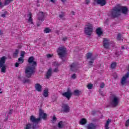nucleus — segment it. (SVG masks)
I'll return each instance as SVG.
<instances>
[{
    "instance_id": "f257e3e1",
    "label": "nucleus",
    "mask_w": 129,
    "mask_h": 129,
    "mask_svg": "<svg viewBox=\"0 0 129 129\" xmlns=\"http://www.w3.org/2000/svg\"><path fill=\"white\" fill-rule=\"evenodd\" d=\"M28 62L31 66H28L25 70V73L27 77H31L32 74L35 72V68L37 66V61L35 60V58L31 56L28 58Z\"/></svg>"
},
{
    "instance_id": "f03ea898",
    "label": "nucleus",
    "mask_w": 129,
    "mask_h": 129,
    "mask_svg": "<svg viewBox=\"0 0 129 129\" xmlns=\"http://www.w3.org/2000/svg\"><path fill=\"white\" fill-rule=\"evenodd\" d=\"M128 10L127 8L124 6H117L115 7L112 11V16L115 18V17H118L120 15V13H122V14H127Z\"/></svg>"
},
{
    "instance_id": "7ed1b4c3",
    "label": "nucleus",
    "mask_w": 129,
    "mask_h": 129,
    "mask_svg": "<svg viewBox=\"0 0 129 129\" xmlns=\"http://www.w3.org/2000/svg\"><path fill=\"white\" fill-rule=\"evenodd\" d=\"M7 57L3 56L0 58V69L2 73H6L7 72V65L6 64V60Z\"/></svg>"
},
{
    "instance_id": "20e7f679",
    "label": "nucleus",
    "mask_w": 129,
    "mask_h": 129,
    "mask_svg": "<svg viewBox=\"0 0 129 129\" xmlns=\"http://www.w3.org/2000/svg\"><path fill=\"white\" fill-rule=\"evenodd\" d=\"M119 103V98L117 97L115 95H113L110 101V104L111 106H112V107H115V106H117L118 105V104Z\"/></svg>"
},
{
    "instance_id": "39448f33",
    "label": "nucleus",
    "mask_w": 129,
    "mask_h": 129,
    "mask_svg": "<svg viewBox=\"0 0 129 129\" xmlns=\"http://www.w3.org/2000/svg\"><path fill=\"white\" fill-rule=\"evenodd\" d=\"M84 32L88 36H90L93 32V25L91 23H87L85 26Z\"/></svg>"
},
{
    "instance_id": "423d86ee",
    "label": "nucleus",
    "mask_w": 129,
    "mask_h": 129,
    "mask_svg": "<svg viewBox=\"0 0 129 129\" xmlns=\"http://www.w3.org/2000/svg\"><path fill=\"white\" fill-rule=\"evenodd\" d=\"M58 56L62 59L66 56V48L64 46L60 47L57 50Z\"/></svg>"
},
{
    "instance_id": "0eeeda50",
    "label": "nucleus",
    "mask_w": 129,
    "mask_h": 129,
    "mask_svg": "<svg viewBox=\"0 0 129 129\" xmlns=\"http://www.w3.org/2000/svg\"><path fill=\"white\" fill-rule=\"evenodd\" d=\"M129 77V72L127 73L124 76L122 77L120 81L121 85H126L127 84V81L126 79Z\"/></svg>"
},
{
    "instance_id": "6e6552de",
    "label": "nucleus",
    "mask_w": 129,
    "mask_h": 129,
    "mask_svg": "<svg viewBox=\"0 0 129 129\" xmlns=\"http://www.w3.org/2000/svg\"><path fill=\"white\" fill-rule=\"evenodd\" d=\"M39 128V126L37 125H34V124H31L28 123L26 124L24 127V129H38Z\"/></svg>"
},
{
    "instance_id": "1a4fd4ad",
    "label": "nucleus",
    "mask_w": 129,
    "mask_h": 129,
    "mask_svg": "<svg viewBox=\"0 0 129 129\" xmlns=\"http://www.w3.org/2000/svg\"><path fill=\"white\" fill-rule=\"evenodd\" d=\"M62 95L64 97H66V98L68 99L69 100L71 98V96H72V92H71V90H69L68 91L62 93Z\"/></svg>"
},
{
    "instance_id": "9d476101",
    "label": "nucleus",
    "mask_w": 129,
    "mask_h": 129,
    "mask_svg": "<svg viewBox=\"0 0 129 129\" xmlns=\"http://www.w3.org/2000/svg\"><path fill=\"white\" fill-rule=\"evenodd\" d=\"M39 118L40 119L41 118H43V119L47 118V114L42 109L39 110Z\"/></svg>"
},
{
    "instance_id": "9b49d317",
    "label": "nucleus",
    "mask_w": 129,
    "mask_h": 129,
    "mask_svg": "<svg viewBox=\"0 0 129 129\" xmlns=\"http://www.w3.org/2000/svg\"><path fill=\"white\" fill-rule=\"evenodd\" d=\"M103 46L106 49L108 48L109 47V41H108V39L106 38H104L103 41Z\"/></svg>"
},
{
    "instance_id": "f8f14e48",
    "label": "nucleus",
    "mask_w": 129,
    "mask_h": 129,
    "mask_svg": "<svg viewBox=\"0 0 129 129\" xmlns=\"http://www.w3.org/2000/svg\"><path fill=\"white\" fill-rule=\"evenodd\" d=\"M95 3H97L100 6H105V4H106V0H94Z\"/></svg>"
},
{
    "instance_id": "ddd939ff",
    "label": "nucleus",
    "mask_w": 129,
    "mask_h": 129,
    "mask_svg": "<svg viewBox=\"0 0 129 129\" xmlns=\"http://www.w3.org/2000/svg\"><path fill=\"white\" fill-rule=\"evenodd\" d=\"M30 121H32V122H39L40 121V118H36L34 116L32 115L30 117Z\"/></svg>"
},
{
    "instance_id": "4468645a",
    "label": "nucleus",
    "mask_w": 129,
    "mask_h": 129,
    "mask_svg": "<svg viewBox=\"0 0 129 129\" xmlns=\"http://www.w3.org/2000/svg\"><path fill=\"white\" fill-rule=\"evenodd\" d=\"M96 32L97 35H98L99 37H100V36L102 35L103 31H102V29H101V28L98 27L96 29Z\"/></svg>"
},
{
    "instance_id": "2eb2a0df",
    "label": "nucleus",
    "mask_w": 129,
    "mask_h": 129,
    "mask_svg": "<svg viewBox=\"0 0 129 129\" xmlns=\"http://www.w3.org/2000/svg\"><path fill=\"white\" fill-rule=\"evenodd\" d=\"M62 109L63 111H65V112H69V111L70 110V108L69 107V106H68V105L63 104Z\"/></svg>"
},
{
    "instance_id": "dca6fc26",
    "label": "nucleus",
    "mask_w": 129,
    "mask_h": 129,
    "mask_svg": "<svg viewBox=\"0 0 129 129\" xmlns=\"http://www.w3.org/2000/svg\"><path fill=\"white\" fill-rule=\"evenodd\" d=\"M51 75H52V69H49L45 75V77L47 79H49L51 77Z\"/></svg>"
},
{
    "instance_id": "f3484780",
    "label": "nucleus",
    "mask_w": 129,
    "mask_h": 129,
    "mask_svg": "<svg viewBox=\"0 0 129 129\" xmlns=\"http://www.w3.org/2000/svg\"><path fill=\"white\" fill-rule=\"evenodd\" d=\"M35 89L37 91L41 92V91H42V86L39 84H35Z\"/></svg>"
},
{
    "instance_id": "a211bd4d",
    "label": "nucleus",
    "mask_w": 129,
    "mask_h": 129,
    "mask_svg": "<svg viewBox=\"0 0 129 129\" xmlns=\"http://www.w3.org/2000/svg\"><path fill=\"white\" fill-rule=\"evenodd\" d=\"M27 17H28L29 24H33V19H32V13H29Z\"/></svg>"
},
{
    "instance_id": "6ab92c4d",
    "label": "nucleus",
    "mask_w": 129,
    "mask_h": 129,
    "mask_svg": "<svg viewBox=\"0 0 129 129\" xmlns=\"http://www.w3.org/2000/svg\"><path fill=\"white\" fill-rule=\"evenodd\" d=\"M86 123H87V120L84 118H82L80 120V124H81V125H84V124H86Z\"/></svg>"
},
{
    "instance_id": "aec40b11",
    "label": "nucleus",
    "mask_w": 129,
    "mask_h": 129,
    "mask_svg": "<svg viewBox=\"0 0 129 129\" xmlns=\"http://www.w3.org/2000/svg\"><path fill=\"white\" fill-rule=\"evenodd\" d=\"M38 20L39 21H43L44 19V13L43 12H40L38 14Z\"/></svg>"
},
{
    "instance_id": "412c9836",
    "label": "nucleus",
    "mask_w": 129,
    "mask_h": 129,
    "mask_svg": "<svg viewBox=\"0 0 129 129\" xmlns=\"http://www.w3.org/2000/svg\"><path fill=\"white\" fill-rule=\"evenodd\" d=\"M43 95L44 97H48L49 96V90H48V89H45L43 91Z\"/></svg>"
},
{
    "instance_id": "4be33fe9",
    "label": "nucleus",
    "mask_w": 129,
    "mask_h": 129,
    "mask_svg": "<svg viewBox=\"0 0 129 129\" xmlns=\"http://www.w3.org/2000/svg\"><path fill=\"white\" fill-rule=\"evenodd\" d=\"M88 129H95L96 128V126L94 124L90 123L87 126Z\"/></svg>"
},
{
    "instance_id": "5701e85b",
    "label": "nucleus",
    "mask_w": 129,
    "mask_h": 129,
    "mask_svg": "<svg viewBox=\"0 0 129 129\" xmlns=\"http://www.w3.org/2000/svg\"><path fill=\"white\" fill-rule=\"evenodd\" d=\"M110 122V119H108L105 124V129H109V127H108V125H109V123Z\"/></svg>"
},
{
    "instance_id": "b1692460",
    "label": "nucleus",
    "mask_w": 129,
    "mask_h": 129,
    "mask_svg": "<svg viewBox=\"0 0 129 129\" xmlns=\"http://www.w3.org/2000/svg\"><path fill=\"white\" fill-rule=\"evenodd\" d=\"M25 59L24 57H20L18 58V62H19L20 64H22L24 63Z\"/></svg>"
},
{
    "instance_id": "393cba45",
    "label": "nucleus",
    "mask_w": 129,
    "mask_h": 129,
    "mask_svg": "<svg viewBox=\"0 0 129 129\" xmlns=\"http://www.w3.org/2000/svg\"><path fill=\"white\" fill-rule=\"evenodd\" d=\"M18 55H19V49H16L13 53V56L14 57H18Z\"/></svg>"
},
{
    "instance_id": "a878e982",
    "label": "nucleus",
    "mask_w": 129,
    "mask_h": 129,
    "mask_svg": "<svg viewBox=\"0 0 129 129\" xmlns=\"http://www.w3.org/2000/svg\"><path fill=\"white\" fill-rule=\"evenodd\" d=\"M25 55H26V52L24 51H22L20 53V56L22 58H25Z\"/></svg>"
},
{
    "instance_id": "bb28decb",
    "label": "nucleus",
    "mask_w": 129,
    "mask_h": 129,
    "mask_svg": "<svg viewBox=\"0 0 129 129\" xmlns=\"http://www.w3.org/2000/svg\"><path fill=\"white\" fill-rule=\"evenodd\" d=\"M86 57H87V59H89V58H91V57H92V53H87L86 55Z\"/></svg>"
},
{
    "instance_id": "cd10ccee",
    "label": "nucleus",
    "mask_w": 129,
    "mask_h": 129,
    "mask_svg": "<svg viewBox=\"0 0 129 129\" xmlns=\"http://www.w3.org/2000/svg\"><path fill=\"white\" fill-rule=\"evenodd\" d=\"M115 67H116V63L115 62H112L111 64V68L112 69H114Z\"/></svg>"
},
{
    "instance_id": "c85d7f7f",
    "label": "nucleus",
    "mask_w": 129,
    "mask_h": 129,
    "mask_svg": "<svg viewBox=\"0 0 129 129\" xmlns=\"http://www.w3.org/2000/svg\"><path fill=\"white\" fill-rule=\"evenodd\" d=\"M50 32H51V29L48 28H46L44 29V33H50Z\"/></svg>"
},
{
    "instance_id": "c756f323",
    "label": "nucleus",
    "mask_w": 129,
    "mask_h": 129,
    "mask_svg": "<svg viewBox=\"0 0 129 129\" xmlns=\"http://www.w3.org/2000/svg\"><path fill=\"white\" fill-rule=\"evenodd\" d=\"M93 86V85H92V84H89L87 86L88 89H91Z\"/></svg>"
},
{
    "instance_id": "7c9ffc66",
    "label": "nucleus",
    "mask_w": 129,
    "mask_h": 129,
    "mask_svg": "<svg viewBox=\"0 0 129 129\" xmlns=\"http://www.w3.org/2000/svg\"><path fill=\"white\" fill-rule=\"evenodd\" d=\"M74 93L75 95H78L79 94H80V93H81V92L79 90H76L75 91Z\"/></svg>"
},
{
    "instance_id": "2f4dec72",
    "label": "nucleus",
    "mask_w": 129,
    "mask_h": 129,
    "mask_svg": "<svg viewBox=\"0 0 129 129\" xmlns=\"http://www.w3.org/2000/svg\"><path fill=\"white\" fill-rule=\"evenodd\" d=\"M64 125V123H63V122H59L58 123V127H63Z\"/></svg>"
},
{
    "instance_id": "473e14b6",
    "label": "nucleus",
    "mask_w": 129,
    "mask_h": 129,
    "mask_svg": "<svg viewBox=\"0 0 129 129\" xmlns=\"http://www.w3.org/2000/svg\"><path fill=\"white\" fill-rule=\"evenodd\" d=\"M14 0H5V5H9Z\"/></svg>"
},
{
    "instance_id": "72a5a7b5",
    "label": "nucleus",
    "mask_w": 129,
    "mask_h": 129,
    "mask_svg": "<svg viewBox=\"0 0 129 129\" xmlns=\"http://www.w3.org/2000/svg\"><path fill=\"white\" fill-rule=\"evenodd\" d=\"M125 126H129V120H127L125 123Z\"/></svg>"
},
{
    "instance_id": "f704fd0d",
    "label": "nucleus",
    "mask_w": 129,
    "mask_h": 129,
    "mask_svg": "<svg viewBox=\"0 0 129 129\" xmlns=\"http://www.w3.org/2000/svg\"><path fill=\"white\" fill-rule=\"evenodd\" d=\"M23 82L24 83H29V82H30V80L27 79L26 80H23Z\"/></svg>"
},
{
    "instance_id": "c9c22d12",
    "label": "nucleus",
    "mask_w": 129,
    "mask_h": 129,
    "mask_svg": "<svg viewBox=\"0 0 129 129\" xmlns=\"http://www.w3.org/2000/svg\"><path fill=\"white\" fill-rule=\"evenodd\" d=\"M53 54H48L47 55V58H52V57H53Z\"/></svg>"
},
{
    "instance_id": "e433bc0d",
    "label": "nucleus",
    "mask_w": 129,
    "mask_h": 129,
    "mask_svg": "<svg viewBox=\"0 0 129 129\" xmlns=\"http://www.w3.org/2000/svg\"><path fill=\"white\" fill-rule=\"evenodd\" d=\"M89 3H90V0H85V4H86V5H88V4H89Z\"/></svg>"
},
{
    "instance_id": "4c0bfd02",
    "label": "nucleus",
    "mask_w": 129,
    "mask_h": 129,
    "mask_svg": "<svg viewBox=\"0 0 129 129\" xmlns=\"http://www.w3.org/2000/svg\"><path fill=\"white\" fill-rule=\"evenodd\" d=\"M100 87L101 88H103V87H104V83H101V84L100 85Z\"/></svg>"
},
{
    "instance_id": "58836bf2",
    "label": "nucleus",
    "mask_w": 129,
    "mask_h": 129,
    "mask_svg": "<svg viewBox=\"0 0 129 129\" xmlns=\"http://www.w3.org/2000/svg\"><path fill=\"white\" fill-rule=\"evenodd\" d=\"M6 16H7V12H5L4 14L2 15V18H6Z\"/></svg>"
},
{
    "instance_id": "ea45409f",
    "label": "nucleus",
    "mask_w": 129,
    "mask_h": 129,
    "mask_svg": "<svg viewBox=\"0 0 129 129\" xmlns=\"http://www.w3.org/2000/svg\"><path fill=\"white\" fill-rule=\"evenodd\" d=\"M58 71H59V69H58V68H56L53 70V72H58Z\"/></svg>"
},
{
    "instance_id": "a19ab883",
    "label": "nucleus",
    "mask_w": 129,
    "mask_h": 129,
    "mask_svg": "<svg viewBox=\"0 0 129 129\" xmlns=\"http://www.w3.org/2000/svg\"><path fill=\"white\" fill-rule=\"evenodd\" d=\"M53 65H54V66H58L59 64H58L57 62H55L53 63Z\"/></svg>"
},
{
    "instance_id": "79ce46f5",
    "label": "nucleus",
    "mask_w": 129,
    "mask_h": 129,
    "mask_svg": "<svg viewBox=\"0 0 129 129\" xmlns=\"http://www.w3.org/2000/svg\"><path fill=\"white\" fill-rule=\"evenodd\" d=\"M19 66H20V63L19 62H16L15 63V67H19Z\"/></svg>"
},
{
    "instance_id": "37998d69",
    "label": "nucleus",
    "mask_w": 129,
    "mask_h": 129,
    "mask_svg": "<svg viewBox=\"0 0 129 129\" xmlns=\"http://www.w3.org/2000/svg\"><path fill=\"white\" fill-rule=\"evenodd\" d=\"M120 38H121V35L120 34H118L117 39L120 40Z\"/></svg>"
},
{
    "instance_id": "c03bdc74",
    "label": "nucleus",
    "mask_w": 129,
    "mask_h": 129,
    "mask_svg": "<svg viewBox=\"0 0 129 129\" xmlns=\"http://www.w3.org/2000/svg\"><path fill=\"white\" fill-rule=\"evenodd\" d=\"M72 78L75 79V78H76V75L75 74H74L72 76Z\"/></svg>"
},
{
    "instance_id": "a18cd8bd",
    "label": "nucleus",
    "mask_w": 129,
    "mask_h": 129,
    "mask_svg": "<svg viewBox=\"0 0 129 129\" xmlns=\"http://www.w3.org/2000/svg\"><path fill=\"white\" fill-rule=\"evenodd\" d=\"M3 7H4V6H3V3H2L0 0V8H3Z\"/></svg>"
},
{
    "instance_id": "49530a36",
    "label": "nucleus",
    "mask_w": 129,
    "mask_h": 129,
    "mask_svg": "<svg viewBox=\"0 0 129 129\" xmlns=\"http://www.w3.org/2000/svg\"><path fill=\"white\" fill-rule=\"evenodd\" d=\"M56 116H53V118H52V120L54 121V120H56Z\"/></svg>"
},
{
    "instance_id": "de8ad7c7",
    "label": "nucleus",
    "mask_w": 129,
    "mask_h": 129,
    "mask_svg": "<svg viewBox=\"0 0 129 129\" xmlns=\"http://www.w3.org/2000/svg\"><path fill=\"white\" fill-rule=\"evenodd\" d=\"M92 63H93V61H89V65H92Z\"/></svg>"
},
{
    "instance_id": "09e8293b",
    "label": "nucleus",
    "mask_w": 129,
    "mask_h": 129,
    "mask_svg": "<svg viewBox=\"0 0 129 129\" xmlns=\"http://www.w3.org/2000/svg\"><path fill=\"white\" fill-rule=\"evenodd\" d=\"M50 2L51 3H53V4H54L56 2V0H50Z\"/></svg>"
},
{
    "instance_id": "8fccbe9b",
    "label": "nucleus",
    "mask_w": 129,
    "mask_h": 129,
    "mask_svg": "<svg viewBox=\"0 0 129 129\" xmlns=\"http://www.w3.org/2000/svg\"><path fill=\"white\" fill-rule=\"evenodd\" d=\"M62 17H64V15H59V18H60V19H62Z\"/></svg>"
},
{
    "instance_id": "3c124183",
    "label": "nucleus",
    "mask_w": 129,
    "mask_h": 129,
    "mask_svg": "<svg viewBox=\"0 0 129 129\" xmlns=\"http://www.w3.org/2000/svg\"><path fill=\"white\" fill-rule=\"evenodd\" d=\"M18 48L19 49H21V48H22V45H20L19 46H18Z\"/></svg>"
},
{
    "instance_id": "603ef678",
    "label": "nucleus",
    "mask_w": 129,
    "mask_h": 129,
    "mask_svg": "<svg viewBox=\"0 0 129 129\" xmlns=\"http://www.w3.org/2000/svg\"><path fill=\"white\" fill-rule=\"evenodd\" d=\"M67 0H61V1L62 2V3H65V2H66Z\"/></svg>"
},
{
    "instance_id": "864d4df0",
    "label": "nucleus",
    "mask_w": 129,
    "mask_h": 129,
    "mask_svg": "<svg viewBox=\"0 0 129 129\" xmlns=\"http://www.w3.org/2000/svg\"><path fill=\"white\" fill-rule=\"evenodd\" d=\"M3 34V31L0 30V35H2Z\"/></svg>"
},
{
    "instance_id": "5fc2aeb1",
    "label": "nucleus",
    "mask_w": 129,
    "mask_h": 129,
    "mask_svg": "<svg viewBox=\"0 0 129 129\" xmlns=\"http://www.w3.org/2000/svg\"><path fill=\"white\" fill-rule=\"evenodd\" d=\"M74 67V64H73L71 65V68H73Z\"/></svg>"
},
{
    "instance_id": "6e6d98bb",
    "label": "nucleus",
    "mask_w": 129,
    "mask_h": 129,
    "mask_svg": "<svg viewBox=\"0 0 129 129\" xmlns=\"http://www.w3.org/2000/svg\"><path fill=\"white\" fill-rule=\"evenodd\" d=\"M3 93V92H0V94Z\"/></svg>"
},
{
    "instance_id": "4d7b16f0",
    "label": "nucleus",
    "mask_w": 129,
    "mask_h": 129,
    "mask_svg": "<svg viewBox=\"0 0 129 129\" xmlns=\"http://www.w3.org/2000/svg\"><path fill=\"white\" fill-rule=\"evenodd\" d=\"M73 15H74V13H73Z\"/></svg>"
}]
</instances>
